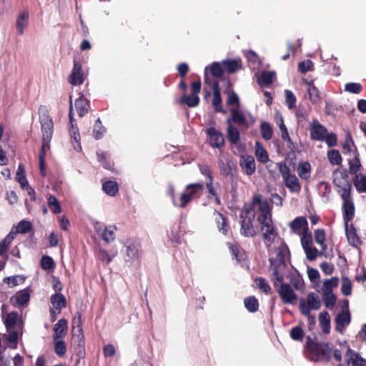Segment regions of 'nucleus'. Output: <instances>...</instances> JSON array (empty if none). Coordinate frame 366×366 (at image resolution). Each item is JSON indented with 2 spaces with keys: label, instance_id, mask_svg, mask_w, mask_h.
I'll return each mask as SVG.
<instances>
[{
  "label": "nucleus",
  "instance_id": "f257e3e1",
  "mask_svg": "<svg viewBox=\"0 0 366 366\" xmlns=\"http://www.w3.org/2000/svg\"><path fill=\"white\" fill-rule=\"evenodd\" d=\"M252 205H257V222L260 224V229L263 231L262 238L264 240L266 248L269 252L272 244L274 242L275 237L278 235L277 229L273 223L272 207L267 200H263L262 195L255 194L252 197Z\"/></svg>",
  "mask_w": 366,
  "mask_h": 366
},
{
  "label": "nucleus",
  "instance_id": "f03ea898",
  "mask_svg": "<svg viewBox=\"0 0 366 366\" xmlns=\"http://www.w3.org/2000/svg\"><path fill=\"white\" fill-rule=\"evenodd\" d=\"M39 122L42 133V146L39 152V157L45 158L46 151L50 148V142L53 135L54 124L50 117L47 107L41 105L39 108Z\"/></svg>",
  "mask_w": 366,
  "mask_h": 366
},
{
  "label": "nucleus",
  "instance_id": "7ed1b4c3",
  "mask_svg": "<svg viewBox=\"0 0 366 366\" xmlns=\"http://www.w3.org/2000/svg\"><path fill=\"white\" fill-rule=\"evenodd\" d=\"M305 347L306 352L312 356L311 360L315 362L319 361L329 362L331 360L332 344L330 342H320L307 336Z\"/></svg>",
  "mask_w": 366,
  "mask_h": 366
},
{
  "label": "nucleus",
  "instance_id": "20e7f679",
  "mask_svg": "<svg viewBox=\"0 0 366 366\" xmlns=\"http://www.w3.org/2000/svg\"><path fill=\"white\" fill-rule=\"evenodd\" d=\"M255 206L252 205V200L249 204H244L239 215L242 219L240 233L245 237H254L257 234V232L253 226V221L256 216L254 212Z\"/></svg>",
  "mask_w": 366,
  "mask_h": 366
},
{
  "label": "nucleus",
  "instance_id": "39448f33",
  "mask_svg": "<svg viewBox=\"0 0 366 366\" xmlns=\"http://www.w3.org/2000/svg\"><path fill=\"white\" fill-rule=\"evenodd\" d=\"M204 189L202 182L190 183L185 187L184 192L180 194L177 207H186L193 199L199 198Z\"/></svg>",
  "mask_w": 366,
  "mask_h": 366
},
{
  "label": "nucleus",
  "instance_id": "423d86ee",
  "mask_svg": "<svg viewBox=\"0 0 366 366\" xmlns=\"http://www.w3.org/2000/svg\"><path fill=\"white\" fill-rule=\"evenodd\" d=\"M333 180L334 185L337 187V192L341 194H351L352 184L349 180V176L347 170H340L336 169L333 172Z\"/></svg>",
  "mask_w": 366,
  "mask_h": 366
},
{
  "label": "nucleus",
  "instance_id": "0eeeda50",
  "mask_svg": "<svg viewBox=\"0 0 366 366\" xmlns=\"http://www.w3.org/2000/svg\"><path fill=\"white\" fill-rule=\"evenodd\" d=\"M206 67L204 71V83L206 84H209L212 89L213 92V99H212V106L216 112H222L226 113L222 109V101L221 97V90L219 87V84L218 81L214 79H210L208 76V74L207 73Z\"/></svg>",
  "mask_w": 366,
  "mask_h": 366
},
{
  "label": "nucleus",
  "instance_id": "6e6552de",
  "mask_svg": "<svg viewBox=\"0 0 366 366\" xmlns=\"http://www.w3.org/2000/svg\"><path fill=\"white\" fill-rule=\"evenodd\" d=\"M269 271L271 272V280L274 287L277 286V283L284 282V271L287 267L286 262H276L274 258L269 259Z\"/></svg>",
  "mask_w": 366,
  "mask_h": 366
},
{
  "label": "nucleus",
  "instance_id": "1a4fd4ad",
  "mask_svg": "<svg viewBox=\"0 0 366 366\" xmlns=\"http://www.w3.org/2000/svg\"><path fill=\"white\" fill-rule=\"evenodd\" d=\"M277 290L285 305H295L297 300V295L295 293L292 287L287 284L282 282L277 283Z\"/></svg>",
  "mask_w": 366,
  "mask_h": 366
},
{
  "label": "nucleus",
  "instance_id": "9d476101",
  "mask_svg": "<svg viewBox=\"0 0 366 366\" xmlns=\"http://www.w3.org/2000/svg\"><path fill=\"white\" fill-rule=\"evenodd\" d=\"M127 262L138 259L142 255V245L139 241L134 240L127 242L125 245Z\"/></svg>",
  "mask_w": 366,
  "mask_h": 366
},
{
  "label": "nucleus",
  "instance_id": "9b49d317",
  "mask_svg": "<svg viewBox=\"0 0 366 366\" xmlns=\"http://www.w3.org/2000/svg\"><path fill=\"white\" fill-rule=\"evenodd\" d=\"M341 198L343 201V219L345 223H348L353 219L355 216V204L351 199V194L346 195L341 194Z\"/></svg>",
  "mask_w": 366,
  "mask_h": 366
},
{
  "label": "nucleus",
  "instance_id": "f8f14e48",
  "mask_svg": "<svg viewBox=\"0 0 366 366\" xmlns=\"http://www.w3.org/2000/svg\"><path fill=\"white\" fill-rule=\"evenodd\" d=\"M68 81L74 86L81 85L84 81L81 64L76 59L74 60V66Z\"/></svg>",
  "mask_w": 366,
  "mask_h": 366
},
{
  "label": "nucleus",
  "instance_id": "ddd939ff",
  "mask_svg": "<svg viewBox=\"0 0 366 366\" xmlns=\"http://www.w3.org/2000/svg\"><path fill=\"white\" fill-rule=\"evenodd\" d=\"M327 129L320 124L317 119L313 120L310 130V138L314 141L323 142L325 135L327 134Z\"/></svg>",
  "mask_w": 366,
  "mask_h": 366
},
{
  "label": "nucleus",
  "instance_id": "4468645a",
  "mask_svg": "<svg viewBox=\"0 0 366 366\" xmlns=\"http://www.w3.org/2000/svg\"><path fill=\"white\" fill-rule=\"evenodd\" d=\"M207 134L209 137V144L212 147L219 149L224 145L225 142L222 133L214 127L208 128Z\"/></svg>",
  "mask_w": 366,
  "mask_h": 366
},
{
  "label": "nucleus",
  "instance_id": "2eb2a0df",
  "mask_svg": "<svg viewBox=\"0 0 366 366\" xmlns=\"http://www.w3.org/2000/svg\"><path fill=\"white\" fill-rule=\"evenodd\" d=\"M347 366H366V360L360 354L348 347L345 354ZM338 366H343L341 363Z\"/></svg>",
  "mask_w": 366,
  "mask_h": 366
},
{
  "label": "nucleus",
  "instance_id": "dca6fc26",
  "mask_svg": "<svg viewBox=\"0 0 366 366\" xmlns=\"http://www.w3.org/2000/svg\"><path fill=\"white\" fill-rule=\"evenodd\" d=\"M345 233L349 244L355 247H357L362 243L355 227L353 224L348 225V223H345Z\"/></svg>",
  "mask_w": 366,
  "mask_h": 366
},
{
  "label": "nucleus",
  "instance_id": "f3484780",
  "mask_svg": "<svg viewBox=\"0 0 366 366\" xmlns=\"http://www.w3.org/2000/svg\"><path fill=\"white\" fill-rule=\"evenodd\" d=\"M231 112V119H228L227 122L229 124L231 121L238 124L239 126H242L246 128L249 127V124L247 123V119L244 114L237 108H232L230 109Z\"/></svg>",
  "mask_w": 366,
  "mask_h": 366
},
{
  "label": "nucleus",
  "instance_id": "a211bd4d",
  "mask_svg": "<svg viewBox=\"0 0 366 366\" xmlns=\"http://www.w3.org/2000/svg\"><path fill=\"white\" fill-rule=\"evenodd\" d=\"M54 340L63 338L68 331V322L66 319H60L54 327Z\"/></svg>",
  "mask_w": 366,
  "mask_h": 366
},
{
  "label": "nucleus",
  "instance_id": "6ab92c4d",
  "mask_svg": "<svg viewBox=\"0 0 366 366\" xmlns=\"http://www.w3.org/2000/svg\"><path fill=\"white\" fill-rule=\"evenodd\" d=\"M240 165L244 172L247 175H252L255 172V162L254 157L252 156L247 155L242 157Z\"/></svg>",
  "mask_w": 366,
  "mask_h": 366
},
{
  "label": "nucleus",
  "instance_id": "aec40b11",
  "mask_svg": "<svg viewBox=\"0 0 366 366\" xmlns=\"http://www.w3.org/2000/svg\"><path fill=\"white\" fill-rule=\"evenodd\" d=\"M74 105L79 117H84L90 108L89 101L83 95L75 100Z\"/></svg>",
  "mask_w": 366,
  "mask_h": 366
},
{
  "label": "nucleus",
  "instance_id": "412c9836",
  "mask_svg": "<svg viewBox=\"0 0 366 366\" xmlns=\"http://www.w3.org/2000/svg\"><path fill=\"white\" fill-rule=\"evenodd\" d=\"M350 313L349 311L341 312L335 317L336 330L342 332L343 329L350 323Z\"/></svg>",
  "mask_w": 366,
  "mask_h": 366
},
{
  "label": "nucleus",
  "instance_id": "4be33fe9",
  "mask_svg": "<svg viewBox=\"0 0 366 366\" xmlns=\"http://www.w3.org/2000/svg\"><path fill=\"white\" fill-rule=\"evenodd\" d=\"M284 184L291 193H299L301 184L295 174H292L283 179Z\"/></svg>",
  "mask_w": 366,
  "mask_h": 366
},
{
  "label": "nucleus",
  "instance_id": "5701e85b",
  "mask_svg": "<svg viewBox=\"0 0 366 366\" xmlns=\"http://www.w3.org/2000/svg\"><path fill=\"white\" fill-rule=\"evenodd\" d=\"M277 124L280 127L282 139L287 143L288 148L291 151H292L295 148V145L290 137L287 127L285 126V124L284 123V119H283L282 117H280L279 119H277Z\"/></svg>",
  "mask_w": 366,
  "mask_h": 366
},
{
  "label": "nucleus",
  "instance_id": "b1692460",
  "mask_svg": "<svg viewBox=\"0 0 366 366\" xmlns=\"http://www.w3.org/2000/svg\"><path fill=\"white\" fill-rule=\"evenodd\" d=\"M97 160L102 166L112 172L114 171V163L111 161L109 155L104 151L97 152Z\"/></svg>",
  "mask_w": 366,
  "mask_h": 366
},
{
  "label": "nucleus",
  "instance_id": "393cba45",
  "mask_svg": "<svg viewBox=\"0 0 366 366\" xmlns=\"http://www.w3.org/2000/svg\"><path fill=\"white\" fill-rule=\"evenodd\" d=\"M230 253L238 263L246 259V254L238 244L227 243Z\"/></svg>",
  "mask_w": 366,
  "mask_h": 366
},
{
  "label": "nucleus",
  "instance_id": "a878e982",
  "mask_svg": "<svg viewBox=\"0 0 366 366\" xmlns=\"http://www.w3.org/2000/svg\"><path fill=\"white\" fill-rule=\"evenodd\" d=\"M222 64L223 66L224 71H226L229 73H235L239 69H242V61L240 59H227L223 60L222 61Z\"/></svg>",
  "mask_w": 366,
  "mask_h": 366
},
{
  "label": "nucleus",
  "instance_id": "bb28decb",
  "mask_svg": "<svg viewBox=\"0 0 366 366\" xmlns=\"http://www.w3.org/2000/svg\"><path fill=\"white\" fill-rule=\"evenodd\" d=\"M51 303L54 309L58 310V313H61L62 308L66 307V297L61 293H55L51 296Z\"/></svg>",
  "mask_w": 366,
  "mask_h": 366
},
{
  "label": "nucleus",
  "instance_id": "cd10ccee",
  "mask_svg": "<svg viewBox=\"0 0 366 366\" xmlns=\"http://www.w3.org/2000/svg\"><path fill=\"white\" fill-rule=\"evenodd\" d=\"M77 327H79V334L76 335V337H73L72 340L74 342H77V349L79 355H81L84 353V335L82 333V327H81V315L79 316Z\"/></svg>",
  "mask_w": 366,
  "mask_h": 366
},
{
  "label": "nucleus",
  "instance_id": "c85d7f7f",
  "mask_svg": "<svg viewBox=\"0 0 366 366\" xmlns=\"http://www.w3.org/2000/svg\"><path fill=\"white\" fill-rule=\"evenodd\" d=\"M214 215H216L215 221L219 232L223 234L227 235L229 229L227 218L222 214L216 210L214 211Z\"/></svg>",
  "mask_w": 366,
  "mask_h": 366
},
{
  "label": "nucleus",
  "instance_id": "c756f323",
  "mask_svg": "<svg viewBox=\"0 0 366 366\" xmlns=\"http://www.w3.org/2000/svg\"><path fill=\"white\" fill-rule=\"evenodd\" d=\"M29 14L28 10L22 11L16 19V29L20 34H24V29L28 24Z\"/></svg>",
  "mask_w": 366,
  "mask_h": 366
},
{
  "label": "nucleus",
  "instance_id": "7c9ffc66",
  "mask_svg": "<svg viewBox=\"0 0 366 366\" xmlns=\"http://www.w3.org/2000/svg\"><path fill=\"white\" fill-rule=\"evenodd\" d=\"M320 325L323 333L329 334L330 332V316L327 311L321 312L319 315Z\"/></svg>",
  "mask_w": 366,
  "mask_h": 366
},
{
  "label": "nucleus",
  "instance_id": "2f4dec72",
  "mask_svg": "<svg viewBox=\"0 0 366 366\" xmlns=\"http://www.w3.org/2000/svg\"><path fill=\"white\" fill-rule=\"evenodd\" d=\"M361 163L359 158V154L357 149L354 151V157L349 160V172L352 174H358L357 172L360 171L361 167Z\"/></svg>",
  "mask_w": 366,
  "mask_h": 366
},
{
  "label": "nucleus",
  "instance_id": "473e14b6",
  "mask_svg": "<svg viewBox=\"0 0 366 366\" xmlns=\"http://www.w3.org/2000/svg\"><path fill=\"white\" fill-rule=\"evenodd\" d=\"M214 179H209L206 181L205 186L208 192V198L212 199L214 198L215 202L217 204H220V194L217 192V190L215 189L214 184H213Z\"/></svg>",
  "mask_w": 366,
  "mask_h": 366
},
{
  "label": "nucleus",
  "instance_id": "72a5a7b5",
  "mask_svg": "<svg viewBox=\"0 0 366 366\" xmlns=\"http://www.w3.org/2000/svg\"><path fill=\"white\" fill-rule=\"evenodd\" d=\"M13 299L15 300V303L16 305L19 306H24L29 302L30 299V294L26 290H20L16 293L14 297L11 299V301Z\"/></svg>",
  "mask_w": 366,
  "mask_h": 366
},
{
  "label": "nucleus",
  "instance_id": "f704fd0d",
  "mask_svg": "<svg viewBox=\"0 0 366 366\" xmlns=\"http://www.w3.org/2000/svg\"><path fill=\"white\" fill-rule=\"evenodd\" d=\"M307 221L305 217H296L290 224V228L294 232H297L301 229H304V231L307 228Z\"/></svg>",
  "mask_w": 366,
  "mask_h": 366
},
{
  "label": "nucleus",
  "instance_id": "c9c22d12",
  "mask_svg": "<svg viewBox=\"0 0 366 366\" xmlns=\"http://www.w3.org/2000/svg\"><path fill=\"white\" fill-rule=\"evenodd\" d=\"M218 165L222 175L224 177L232 175V172L234 164L231 160H227V162H224L222 159H219Z\"/></svg>",
  "mask_w": 366,
  "mask_h": 366
},
{
  "label": "nucleus",
  "instance_id": "e433bc0d",
  "mask_svg": "<svg viewBox=\"0 0 366 366\" xmlns=\"http://www.w3.org/2000/svg\"><path fill=\"white\" fill-rule=\"evenodd\" d=\"M102 190L108 195L114 197L119 192V187L116 182L109 180L102 184Z\"/></svg>",
  "mask_w": 366,
  "mask_h": 366
},
{
  "label": "nucleus",
  "instance_id": "4c0bfd02",
  "mask_svg": "<svg viewBox=\"0 0 366 366\" xmlns=\"http://www.w3.org/2000/svg\"><path fill=\"white\" fill-rule=\"evenodd\" d=\"M307 84V93L309 94V98L310 101L313 104H317L320 102L321 100V97L318 89L314 85L312 81L308 82Z\"/></svg>",
  "mask_w": 366,
  "mask_h": 366
},
{
  "label": "nucleus",
  "instance_id": "58836bf2",
  "mask_svg": "<svg viewBox=\"0 0 366 366\" xmlns=\"http://www.w3.org/2000/svg\"><path fill=\"white\" fill-rule=\"evenodd\" d=\"M227 138L232 144H237L240 140V134L238 129L229 125L227 129Z\"/></svg>",
  "mask_w": 366,
  "mask_h": 366
},
{
  "label": "nucleus",
  "instance_id": "ea45409f",
  "mask_svg": "<svg viewBox=\"0 0 366 366\" xmlns=\"http://www.w3.org/2000/svg\"><path fill=\"white\" fill-rule=\"evenodd\" d=\"M199 97L194 94L183 95L179 100V104H186L189 107H195L199 104Z\"/></svg>",
  "mask_w": 366,
  "mask_h": 366
},
{
  "label": "nucleus",
  "instance_id": "a19ab883",
  "mask_svg": "<svg viewBox=\"0 0 366 366\" xmlns=\"http://www.w3.org/2000/svg\"><path fill=\"white\" fill-rule=\"evenodd\" d=\"M354 185L359 193H366V176L362 174H356L353 179Z\"/></svg>",
  "mask_w": 366,
  "mask_h": 366
},
{
  "label": "nucleus",
  "instance_id": "79ce46f5",
  "mask_svg": "<svg viewBox=\"0 0 366 366\" xmlns=\"http://www.w3.org/2000/svg\"><path fill=\"white\" fill-rule=\"evenodd\" d=\"M16 233L9 232L5 238L0 242V256L6 254L8 249L15 237Z\"/></svg>",
  "mask_w": 366,
  "mask_h": 366
},
{
  "label": "nucleus",
  "instance_id": "37998d69",
  "mask_svg": "<svg viewBox=\"0 0 366 366\" xmlns=\"http://www.w3.org/2000/svg\"><path fill=\"white\" fill-rule=\"evenodd\" d=\"M244 304L246 309L249 312H256L259 310V302L254 296H249L244 300Z\"/></svg>",
  "mask_w": 366,
  "mask_h": 366
},
{
  "label": "nucleus",
  "instance_id": "c03bdc74",
  "mask_svg": "<svg viewBox=\"0 0 366 366\" xmlns=\"http://www.w3.org/2000/svg\"><path fill=\"white\" fill-rule=\"evenodd\" d=\"M297 173L302 179H308L311 173V164L308 162L301 163L297 167Z\"/></svg>",
  "mask_w": 366,
  "mask_h": 366
},
{
  "label": "nucleus",
  "instance_id": "a18cd8bd",
  "mask_svg": "<svg viewBox=\"0 0 366 366\" xmlns=\"http://www.w3.org/2000/svg\"><path fill=\"white\" fill-rule=\"evenodd\" d=\"M276 257L274 260L276 262H286L285 256L290 253L289 248L285 242H282L281 244L275 248Z\"/></svg>",
  "mask_w": 366,
  "mask_h": 366
},
{
  "label": "nucleus",
  "instance_id": "49530a36",
  "mask_svg": "<svg viewBox=\"0 0 366 366\" xmlns=\"http://www.w3.org/2000/svg\"><path fill=\"white\" fill-rule=\"evenodd\" d=\"M47 205L54 214H57L61 212V207L55 196L51 194L48 197Z\"/></svg>",
  "mask_w": 366,
  "mask_h": 366
},
{
  "label": "nucleus",
  "instance_id": "de8ad7c7",
  "mask_svg": "<svg viewBox=\"0 0 366 366\" xmlns=\"http://www.w3.org/2000/svg\"><path fill=\"white\" fill-rule=\"evenodd\" d=\"M255 155L257 160L260 162L266 163L269 160L266 149H264L262 145L259 142H256L255 144Z\"/></svg>",
  "mask_w": 366,
  "mask_h": 366
},
{
  "label": "nucleus",
  "instance_id": "09e8293b",
  "mask_svg": "<svg viewBox=\"0 0 366 366\" xmlns=\"http://www.w3.org/2000/svg\"><path fill=\"white\" fill-rule=\"evenodd\" d=\"M315 241L317 244L321 246V248L323 251H325L327 249V245L325 244V239L326 234L324 229H317L314 232Z\"/></svg>",
  "mask_w": 366,
  "mask_h": 366
},
{
  "label": "nucleus",
  "instance_id": "8fccbe9b",
  "mask_svg": "<svg viewBox=\"0 0 366 366\" xmlns=\"http://www.w3.org/2000/svg\"><path fill=\"white\" fill-rule=\"evenodd\" d=\"M322 300L325 306L332 310L336 304L337 297L332 292H323Z\"/></svg>",
  "mask_w": 366,
  "mask_h": 366
},
{
  "label": "nucleus",
  "instance_id": "3c124183",
  "mask_svg": "<svg viewBox=\"0 0 366 366\" xmlns=\"http://www.w3.org/2000/svg\"><path fill=\"white\" fill-rule=\"evenodd\" d=\"M106 132V128L102 125L99 118H98L94 125L93 135L96 140L100 139L103 137Z\"/></svg>",
  "mask_w": 366,
  "mask_h": 366
},
{
  "label": "nucleus",
  "instance_id": "603ef678",
  "mask_svg": "<svg viewBox=\"0 0 366 366\" xmlns=\"http://www.w3.org/2000/svg\"><path fill=\"white\" fill-rule=\"evenodd\" d=\"M116 227L109 226L107 227L102 234V239L107 243H109L115 239Z\"/></svg>",
  "mask_w": 366,
  "mask_h": 366
},
{
  "label": "nucleus",
  "instance_id": "864d4df0",
  "mask_svg": "<svg viewBox=\"0 0 366 366\" xmlns=\"http://www.w3.org/2000/svg\"><path fill=\"white\" fill-rule=\"evenodd\" d=\"M16 179L20 184L21 188L24 189L25 186H27L28 181L26 177L24 167L23 164L19 165L18 169L16 174Z\"/></svg>",
  "mask_w": 366,
  "mask_h": 366
},
{
  "label": "nucleus",
  "instance_id": "5fc2aeb1",
  "mask_svg": "<svg viewBox=\"0 0 366 366\" xmlns=\"http://www.w3.org/2000/svg\"><path fill=\"white\" fill-rule=\"evenodd\" d=\"M307 303L312 307V310H319L321 307V303L317 295L314 292H310L307 296Z\"/></svg>",
  "mask_w": 366,
  "mask_h": 366
},
{
  "label": "nucleus",
  "instance_id": "6e6d98bb",
  "mask_svg": "<svg viewBox=\"0 0 366 366\" xmlns=\"http://www.w3.org/2000/svg\"><path fill=\"white\" fill-rule=\"evenodd\" d=\"M18 313L16 312H11L9 313L5 320L4 325L7 330L13 329L17 322Z\"/></svg>",
  "mask_w": 366,
  "mask_h": 366
},
{
  "label": "nucleus",
  "instance_id": "4d7b16f0",
  "mask_svg": "<svg viewBox=\"0 0 366 366\" xmlns=\"http://www.w3.org/2000/svg\"><path fill=\"white\" fill-rule=\"evenodd\" d=\"M327 157L330 162L333 165H340L342 163V157L337 149H331L327 152Z\"/></svg>",
  "mask_w": 366,
  "mask_h": 366
},
{
  "label": "nucleus",
  "instance_id": "13d9d810",
  "mask_svg": "<svg viewBox=\"0 0 366 366\" xmlns=\"http://www.w3.org/2000/svg\"><path fill=\"white\" fill-rule=\"evenodd\" d=\"M304 251L306 254V257H307V259L310 261L315 260L318 255L324 254L325 257H327V255L325 254H324V252L325 251H323L322 249L321 252H319L318 249L315 247H313V245L304 249Z\"/></svg>",
  "mask_w": 366,
  "mask_h": 366
},
{
  "label": "nucleus",
  "instance_id": "bf43d9fd",
  "mask_svg": "<svg viewBox=\"0 0 366 366\" xmlns=\"http://www.w3.org/2000/svg\"><path fill=\"white\" fill-rule=\"evenodd\" d=\"M260 132L264 139L269 140L272 139L273 131L269 123L266 122H262L260 125Z\"/></svg>",
  "mask_w": 366,
  "mask_h": 366
},
{
  "label": "nucleus",
  "instance_id": "052dcab7",
  "mask_svg": "<svg viewBox=\"0 0 366 366\" xmlns=\"http://www.w3.org/2000/svg\"><path fill=\"white\" fill-rule=\"evenodd\" d=\"M339 280L337 277H332L326 280L322 285L323 292H332V290L337 287Z\"/></svg>",
  "mask_w": 366,
  "mask_h": 366
},
{
  "label": "nucleus",
  "instance_id": "680f3d73",
  "mask_svg": "<svg viewBox=\"0 0 366 366\" xmlns=\"http://www.w3.org/2000/svg\"><path fill=\"white\" fill-rule=\"evenodd\" d=\"M54 342V351L59 357H64L66 352V345L64 340H56Z\"/></svg>",
  "mask_w": 366,
  "mask_h": 366
},
{
  "label": "nucleus",
  "instance_id": "e2e57ef3",
  "mask_svg": "<svg viewBox=\"0 0 366 366\" xmlns=\"http://www.w3.org/2000/svg\"><path fill=\"white\" fill-rule=\"evenodd\" d=\"M290 337L295 341H302L305 332L300 326L293 327L290 332Z\"/></svg>",
  "mask_w": 366,
  "mask_h": 366
},
{
  "label": "nucleus",
  "instance_id": "0e129e2a",
  "mask_svg": "<svg viewBox=\"0 0 366 366\" xmlns=\"http://www.w3.org/2000/svg\"><path fill=\"white\" fill-rule=\"evenodd\" d=\"M211 74L216 77L220 78L224 74V69L222 64L219 62H213L210 66Z\"/></svg>",
  "mask_w": 366,
  "mask_h": 366
},
{
  "label": "nucleus",
  "instance_id": "69168bd1",
  "mask_svg": "<svg viewBox=\"0 0 366 366\" xmlns=\"http://www.w3.org/2000/svg\"><path fill=\"white\" fill-rule=\"evenodd\" d=\"M301 244L303 249H305L313 245L312 234L311 232H308V229H306L303 232L302 236L301 237Z\"/></svg>",
  "mask_w": 366,
  "mask_h": 366
},
{
  "label": "nucleus",
  "instance_id": "338daca9",
  "mask_svg": "<svg viewBox=\"0 0 366 366\" xmlns=\"http://www.w3.org/2000/svg\"><path fill=\"white\" fill-rule=\"evenodd\" d=\"M317 190L320 195L322 197L328 199L331 192V189L328 183L321 182L317 185Z\"/></svg>",
  "mask_w": 366,
  "mask_h": 366
},
{
  "label": "nucleus",
  "instance_id": "774afa93",
  "mask_svg": "<svg viewBox=\"0 0 366 366\" xmlns=\"http://www.w3.org/2000/svg\"><path fill=\"white\" fill-rule=\"evenodd\" d=\"M256 286L263 292L268 294L271 291V287L264 277H257L254 280Z\"/></svg>",
  "mask_w": 366,
  "mask_h": 366
}]
</instances>
